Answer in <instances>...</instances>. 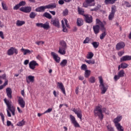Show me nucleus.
<instances>
[{"mask_svg":"<svg viewBox=\"0 0 131 131\" xmlns=\"http://www.w3.org/2000/svg\"><path fill=\"white\" fill-rule=\"evenodd\" d=\"M14 53L15 54V55H18V50L14 47H11L7 51V55H8V56H13Z\"/></svg>","mask_w":131,"mask_h":131,"instance_id":"12","label":"nucleus"},{"mask_svg":"<svg viewBox=\"0 0 131 131\" xmlns=\"http://www.w3.org/2000/svg\"><path fill=\"white\" fill-rule=\"evenodd\" d=\"M57 86H58L59 89L61 90L63 95H66V91H65V87H64V85H63V83L62 82H57Z\"/></svg>","mask_w":131,"mask_h":131,"instance_id":"20","label":"nucleus"},{"mask_svg":"<svg viewBox=\"0 0 131 131\" xmlns=\"http://www.w3.org/2000/svg\"><path fill=\"white\" fill-rule=\"evenodd\" d=\"M7 115L8 117H11L12 116V115H11V113H10V111L9 110H7Z\"/></svg>","mask_w":131,"mask_h":131,"instance_id":"63","label":"nucleus"},{"mask_svg":"<svg viewBox=\"0 0 131 131\" xmlns=\"http://www.w3.org/2000/svg\"><path fill=\"white\" fill-rule=\"evenodd\" d=\"M31 10H32V8L30 6L23 7L19 9V10L24 13H30Z\"/></svg>","mask_w":131,"mask_h":131,"instance_id":"14","label":"nucleus"},{"mask_svg":"<svg viewBox=\"0 0 131 131\" xmlns=\"http://www.w3.org/2000/svg\"><path fill=\"white\" fill-rule=\"evenodd\" d=\"M78 13L79 15H82V16L85 15L84 14V10L80 7H78Z\"/></svg>","mask_w":131,"mask_h":131,"instance_id":"30","label":"nucleus"},{"mask_svg":"<svg viewBox=\"0 0 131 131\" xmlns=\"http://www.w3.org/2000/svg\"><path fill=\"white\" fill-rule=\"evenodd\" d=\"M91 41V39H90V37H86L84 40L83 41V43H89L90 41Z\"/></svg>","mask_w":131,"mask_h":131,"instance_id":"48","label":"nucleus"},{"mask_svg":"<svg viewBox=\"0 0 131 131\" xmlns=\"http://www.w3.org/2000/svg\"><path fill=\"white\" fill-rule=\"evenodd\" d=\"M93 57H94V53H93V52H89L87 55L86 58L87 59H92V58H93Z\"/></svg>","mask_w":131,"mask_h":131,"instance_id":"41","label":"nucleus"},{"mask_svg":"<svg viewBox=\"0 0 131 131\" xmlns=\"http://www.w3.org/2000/svg\"><path fill=\"white\" fill-rule=\"evenodd\" d=\"M70 118L71 123L74 125V126H75V127H80V125L77 122L74 116H73L72 115H70Z\"/></svg>","mask_w":131,"mask_h":131,"instance_id":"11","label":"nucleus"},{"mask_svg":"<svg viewBox=\"0 0 131 131\" xmlns=\"http://www.w3.org/2000/svg\"><path fill=\"white\" fill-rule=\"evenodd\" d=\"M51 56H53L54 60L56 62V63H60V61H61V58L58 56L56 53L54 52H52L51 53Z\"/></svg>","mask_w":131,"mask_h":131,"instance_id":"13","label":"nucleus"},{"mask_svg":"<svg viewBox=\"0 0 131 131\" xmlns=\"http://www.w3.org/2000/svg\"><path fill=\"white\" fill-rule=\"evenodd\" d=\"M90 75H91V70H86L84 73V77H85V78H89Z\"/></svg>","mask_w":131,"mask_h":131,"instance_id":"31","label":"nucleus"},{"mask_svg":"<svg viewBox=\"0 0 131 131\" xmlns=\"http://www.w3.org/2000/svg\"><path fill=\"white\" fill-rule=\"evenodd\" d=\"M77 26L80 27L83 25V20L82 18H78L77 19Z\"/></svg>","mask_w":131,"mask_h":131,"instance_id":"28","label":"nucleus"},{"mask_svg":"<svg viewBox=\"0 0 131 131\" xmlns=\"http://www.w3.org/2000/svg\"><path fill=\"white\" fill-rule=\"evenodd\" d=\"M96 22L97 25H99V27H101V30L102 31H106V29L105 28V25L106 24V22L103 21L102 22L99 18H97L96 19Z\"/></svg>","mask_w":131,"mask_h":131,"instance_id":"8","label":"nucleus"},{"mask_svg":"<svg viewBox=\"0 0 131 131\" xmlns=\"http://www.w3.org/2000/svg\"><path fill=\"white\" fill-rule=\"evenodd\" d=\"M115 15V14H114V13H111L108 15V20H110V21L113 20V18H114Z\"/></svg>","mask_w":131,"mask_h":131,"instance_id":"47","label":"nucleus"},{"mask_svg":"<svg viewBox=\"0 0 131 131\" xmlns=\"http://www.w3.org/2000/svg\"><path fill=\"white\" fill-rule=\"evenodd\" d=\"M21 52H22L23 53H24V55H27V54H31V53H32V51H30L29 50V49H25L24 48H22L20 50Z\"/></svg>","mask_w":131,"mask_h":131,"instance_id":"27","label":"nucleus"},{"mask_svg":"<svg viewBox=\"0 0 131 131\" xmlns=\"http://www.w3.org/2000/svg\"><path fill=\"white\" fill-rule=\"evenodd\" d=\"M60 45L59 47L58 53L60 55H65L66 54V49H67V44L65 41H61Z\"/></svg>","mask_w":131,"mask_h":131,"instance_id":"5","label":"nucleus"},{"mask_svg":"<svg viewBox=\"0 0 131 131\" xmlns=\"http://www.w3.org/2000/svg\"><path fill=\"white\" fill-rule=\"evenodd\" d=\"M64 0H59L58 1L59 5H64Z\"/></svg>","mask_w":131,"mask_h":131,"instance_id":"61","label":"nucleus"},{"mask_svg":"<svg viewBox=\"0 0 131 131\" xmlns=\"http://www.w3.org/2000/svg\"><path fill=\"white\" fill-rule=\"evenodd\" d=\"M0 37H1L2 39H5V36H4V32L2 31H0Z\"/></svg>","mask_w":131,"mask_h":131,"instance_id":"59","label":"nucleus"},{"mask_svg":"<svg viewBox=\"0 0 131 131\" xmlns=\"http://www.w3.org/2000/svg\"><path fill=\"white\" fill-rule=\"evenodd\" d=\"M124 75H125V73L124 72V70H121L118 72V75H115L114 77V79L115 81H117L118 79H120L121 77H124Z\"/></svg>","mask_w":131,"mask_h":131,"instance_id":"6","label":"nucleus"},{"mask_svg":"<svg viewBox=\"0 0 131 131\" xmlns=\"http://www.w3.org/2000/svg\"><path fill=\"white\" fill-rule=\"evenodd\" d=\"M73 112H74V113L77 115L78 118H79L80 119H82V111H81V110L80 108H73L72 110Z\"/></svg>","mask_w":131,"mask_h":131,"instance_id":"9","label":"nucleus"},{"mask_svg":"<svg viewBox=\"0 0 131 131\" xmlns=\"http://www.w3.org/2000/svg\"><path fill=\"white\" fill-rule=\"evenodd\" d=\"M18 103L21 108H24L25 107V101H24V99H23V97L21 96L18 97Z\"/></svg>","mask_w":131,"mask_h":131,"instance_id":"19","label":"nucleus"},{"mask_svg":"<svg viewBox=\"0 0 131 131\" xmlns=\"http://www.w3.org/2000/svg\"><path fill=\"white\" fill-rule=\"evenodd\" d=\"M107 130L108 131H114V128L112 127L110 125H107Z\"/></svg>","mask_w":131,"mask_h":131,"instance_id":"52","label":"nucleus"},{"mask_svg":"<svg viewBox=\"0 0 131 131\" xmlns=\"http://www.w3.org/2000/svg\"><path fill=\"white\" fill-rule=\"evenodd\" d=\"M103 33H102L100 35V39H104V38H105V36H106V34H107V33H106V32L105 31H103Z\"/></svg>","mask_w":131,"mask_h":131,"instance_id":"45","label":"nucleus"},{"mask_svg":"<svg viewBox=\"0 0 131 131\" xmlns=\"http://www.w3.org/2000/svg\"><path fill=\"white\" fill-rule=\"evenodd\" d=\"M131 56L125 55L120 58V62H125L126 61H130Z\"/></svg>","mask_w":131,"mask_h":131,"instance_id":"22","label":"nucleus"},{"mask_svg":"<svg viewBox=\"0 0 131 131\" xmlns=\"http://www.w3.org/2000/svg\"><path fill=\"white\" fill-rule=\"evenodd\" d=\"M29 17L31 19H34L36 17V13L34 12H32L30 13Z\"/></svg>","mask_w":131,"mask_h":131,"instance_id":"37","label":"nucleus"},{"mask_svg":"<svg viewBox=\"0 0 131 131\" xmlns=\"http://www.w3.org/2000/svg\"><path fill=\"white\" fill-rule=\"evenodd\" d=\"M93 29L95 34H98L100 32V26L98 25L94 26Z\"/></svg>","mask_w":131,"mask_h":131,"instance_id":"23","label":"nucleus"},{"mask_svg":"<svg viewBox=\"0 0 131 131\" xmlns=\"http://www.w3.org/2000/svg\"><path fill=\"white\" fill-rule=\"evenodd\" d=\"M25 123H26V121H24V120H22L21 121L18 122L16 125L17 126H23V125H25Z\"/></svg>","mask_w":131,"mask_h":131,"instance_id":"33","label":"nucleus"},{"mask_svg":"<svg viewBox=\"0 0 131 131\" xmlns=\"http://www.w3.org/2000/svg\"><path fill=\"white\" fill-rule=\"evenodd\" d=\"M51 24L55 27H59L60 26V23L58 18H54L51 19Z\"/></svg>","mask_w":131,"mask_h":131,"instance_id":"21","label":"nucleus"},{"mask_svg":"<svg viewBox=\"0 0 131 131\" xmlns=\"http://www.w3.org/2000/svg\"><path fill=\"white\" fill-rule=\"evenodd\" d=\"M20 8V5H19V4H17L16 5H15L14 7H13V10H18L19 8Z\"/></svg>","mask_w":131,"mask_h":131,"instance_id":"57","label":"nucleus"},{"mask_svg":"<svg viewBox=\"0 0 131 131\" xmlns=\"http://www.w3.org/2000/svg\"><path fill=\"white\" fill-rule=\"evenodd\" d=\"M85 61L86 62V63H88V64H95V59H90V60H85Z\"/></svg>","mask_w":131,"mask_h":131,"instance_id":"40","label":"nucleus"},{"mask_svg":"<svg viewBox=\"0 0 131 131\" xmlns=\"http://www.w3.org/2000/svg\"><path fill=\"white\" fill-rule=\"evenodd\" d=\"M57 6L56 4L53 3L51 4H49L48 5H46L45 6H40L35 9L36 12H45L46 11V9H55Z\"/></svg>","mask_w":131,"mask_h":131,"instance_id":"2","label":"nucleus"},{"mask_svg":"<svg viewBox=\"0 0 131 131\" xmlns=\"http://www.w3.org/2000/svg\"><path fill=\"white\" fill-rule=\"evenodd\" d=\"M122 119V116H118L114 120H113V122H114L115 124L116 127H117V129L118 131H124L123 127L121 126L120 123L119 122Z\"/></svg>","mask_w":131,"mask_h":131,"instance_id":"3","label":"nucleus"},{"mask_svg":"<svg viewBox=\"0 0 131 131\" xmlns=\"http://www.w3.org/2000/svg\"><path fill=\"white\" fill-rule=\"evenodd\" d=\"M105 112H106V108H102L101 104H98L96 106L94 110L95 116H98L100 120H103V118H104V115L103 113Z\"/></svg>","mask_w":131,"mask_h":131,"instance_id":"1","label":"nucleus"},{"mask_svg":"<svg viewBox=\"0 0 131 131\" xmlns=\"http://www.w3.org/2000/svg\"><path fill=\"white\" fill-rule=\"evenodd\" d=\"M92 45L93 46L95 49H97V48L99 47V43L98 42L94 41L92 43Z\"/></svg>","mask_w":131,"mask_h":131,"instance_id":"42","label":"nucleus"},{"mask_svg":"<svg viewBox=\"0 0 131 131\" xmlns=\"http://www.w3.org/2000/svg\"><path fill=\"white\" fill-rule=\"evenodd\" d=\"M12 89H11V88H8L6 89V94L9 99H12Z\"/></svg>","mask_w":131,"mask_h":131,"instance_id":"24","label":"nucleus"},{"mask_svg":"<svg viewBox=\"0 0 131 131\" xmlns=\"http://www.w3.org/2000/svg\"><path fill=\"white\" fill-rule=\"evenodd\" d=\"M69 11L68 9H64V10L62 12V14L63 16H67L68 15Z\"/></svg>","mask_w":131,"mask_h":131,"instance_id":"50","label":"nucleus"},{"mask_svg":"<svg viewBox=\"0 0 131 131\" xmlns=\"http://www.w3.org/2000/svg\"><path fill=\"white\" fill-rule=\"evenodd\" d=\"M52 111H53V108H48L47 111H46L43 114H46L47 113H51V112H52Z\"/></svg>","mask_w":131,"mask_h":131,"instance_id":"51","label":"nucleus"},{"mask_svg":"<svg viewBox=\"0 0 131 131\" xmlns=\"http://www.w3.org/2000/svg\"><path fill=\"white\" fill-rule=\"evenodd\" d=\"M37 27H41V28H43L46 30L50 29V24L48 22H46L45 24L42 23H37L36 24Z\"/></svg>","mask_w":131,"mask_h":131,"instance_id":"10","label":"nucleus"},{"mask_svg":"<svg viewBox=\"0 0 131 131\" xmlns=\"http://www.w3.org/2000/svg\"><path fill=\"white\" fill-rule=\"evenodd\" d=\"M89 82H90L91 83H95V82H96V78H95V77L94 76H91L89 78Z\"/></svg>","mask_w":131,"mask_h":131,"instance_id":"39","label":"nucleus"},{"mask_svg":"<svg viewBox=\"0 0 131 131\" xmlns=\"http://www.w3.org/2000/svg\"><path fill=\"white\" fill-rule=\"evenodd\" d=\"M18 5L20 7H22V6H25L26 5V2H25V1H21Z\"/></svg>","mask_w":131,"mask_h":131,"instance_id":"53","label":"nucleus"},{"mask_svg":"<svg viewBox=\"0 0 131 131\" xmlns=\"http://www.w3.org/2000/svg\"><path fill=\"white\" fill-rule=\"evenodd\" d=\"M29 66L30 69H32V70H34L35 69V67L39 66V64H38L36 61L32 60L29 63Z\"/></svg>","mask_w":131,"mask_h":131,"instance_id":"15","label":"nucleus"},{"mask_svg":"<svg viewBox=\"0 0 131 131\" xmlns=\"http://www.w3.org/2000/svg\"><path fill=\"white\" fill-rule=\"evenodd\" d=\"M128 67V64L125 62H123L121 63V68L122 69H125Z\"/></svg>","mask_w":131,"mask_h":131,"instance_id":"35","label":"nucleus"},{"mask_svg":"<svg viewBox=\"0 0 131 131\" xmlns=\"http://www.w3.org/2000/svg\"><path fill=\"white\" fill-rule=\"evenodd\" d=\"M4 102L5 104H6L8 110L11 112L13 116H15V111L16 108L13 106H12V102L10 100H8L7 98L4 99Z\"/></svg>","mask_w":131,"mask_h":131,"instance_id":"4","label":"nucleus"},{"mask_svg":"<svg viewBox=\"0 0 131 131\" xmlns=\"http://www.w3.org/2000/svg\"><path fill=\"white\" fill-rule=\"evenodd\" d=\"M64 22L63 21V20H61V24H62V31L63 32H68V30L67 27H68V24H67V19H64Z\"/></svg>","mask_w":131,"mask_h":131,"instance_id":"16","label":"nucleus"},{"mask_svg":"<svg viewBox=\"0 0 131 131\" xmlns=\"http://www.w3.org/2000/svg\"><path fill=\"white\" fill-rule=\"evenodd\" d=\"M2 6L3 10H5V11H8V7H7V4H6V3L5 2H2Z\"/></svg>","mask_w":131,"mask_h":131,"instance_id":"36","label":"nucleus"},{"mask_svg":"<svg viewBox=\"0 0 131 131\" xmlns=\"http://www.w3.org/2000/svg\"><path fill=\"white\" fill-rule=\"evenodd\" d=\"M12 124V122L10 121H7V126H10Z\"/></svg>","mask_w":131,"mask_h":131,"instance_id":"62","label":"nucleus"},{"mask_svg":"<svg viewBox=\"0 0 131 131\" xmlns=\"http://www.w3.org/2000/svg\"><path fill=\"white\" fill-rule=\"evenodd\" d=\"M36 59H38V60L41 61V60H42V57L40 55H38L37 56Z\"/></svg>","mask_w":131,"mask_h":131,"instance_id":"60","label":"nucleus"},{"mask_svg":"<svg viewBox=\"0 0 131 131\" xmlns=\"http://www.w3.org/2000/svg\"><path fill=\"white\" fill-rule=\"evenodd\" d=\"M98 78L99 79V82L100 83L99 85H104V83H103V78L102 77V76L99 77Z\"/></svg>","mask_w":131,"mask_h":131,"instance_id":"49","label":"nucleus"},{"mask_svg":"<svg viewBox=\"0 0 131 131\" xmlns=\"http://www.w3.org/2000/svg\"><path fill=\"white\" fill-rule=\"evenodd\" d=\"M0 79H7V75L4 74L2 76H0Z\"/></svg>","mask_w":131,"mask_h":131,"instance_id":"54","label":"nucleus"},{"mask_svg":"<svg viewBox=\"0 0 131 131\" xmlns=\"http://www.w3.org/2000/svg\"><path fill=\"white\" fill-rule=\"evenodd\" d=\"M81 70H83L84 71H85V70L88 69V66L85 64H83L81 66Z\"/></svg>","mask_w":131,"mask_h":131,"instance_id":"46","label":"nucleus"},{"mask_svg":"<svg viewBox=\"0 0 131 131\" xmlns=\"http://www.w3.org/2000/svg\"><path fill=\"white\" fill-rule=\"evenodd\" d=\"M84 17L86 23H92L93 22V16L92 15L85 14Z\"/></svg>","mask_w":131,"mask_h":131,"instance_id":"18","label":"nucleus"},{"mask_svg":"<svg viewBox=\"0 0 131 131\" xmlns=\"http://www.w3.org/2000/svg\"><path fill=\"white\" fill-rule=\"evenodd\" d=\"M0 116L1 117L3 122H4V121H5V116H4V114H2V113L0 112Z\"/></svg>","mask_w":131,"mask_h":131,"instance_id":"56","label":"nucleus"},{"mask_svg":"<svg viewBox=\"0 0 131 131\" xmlns=\"http://www.w3.org/2000/svg\"><path fill=\"white\" fill-rule=\"evenodd\" d=\"M36 43L38 46H39L40 45H43V43H45V42L42 41H39L36 42Z\"/></svg>","mask_w":131,"mask_h":131,"instance_id":"58","label":"nucleus"},{"mask_svg":"<svg viewBox=\"0 0 131 131\" xmlns=\"http://www.w3.org/2000/svg\"><path fill=\"white\" fill-rule=\"evenodd\" d=\"M43 17H45L46 18H47L48 19H52V15L48 12H45L43 14Z\"/></svg>","mask_w":131,"mask_h":131,"instance_id":"34","label":"nucleus"},{"mask_svg":"<svg viewBox=\"0 0 131 131\" xmlns=\"http://www.w3.org/2000/svg\"><path fill=\"white\" fill-rule=\"evenodd\" d=\"M25 24V21L17 20L16 21V25L18 27L22 26Z\"/></svg>","mask_w":131,"mask_h":131,"instance_id":"29","label":"nucleus"},{"mask_svg":"<svg viewBox=\"0 0 131 131\" xmlns=\"http://www.w3.org/2000/svg\"><path fill=\"white\" fill-rule=\"evenodd\" d=\"M99 10V7H97L94 9H91V11H92V12H94V11H98Z\"/></svg>","mask_w":131,"mask_h":131,"instance_id":"64","label":"nucleus"},{"mask_svg":"<svg viewBox=\"0 0 131 131\" xmlns=\"http://www.w3.org/2000/svg\"><path fill=\"white\" fill-rule=\"evenodd\" d=\"M116 12V7L115 6V5H114L112 7V10L111 13H112V14H115Z\"/></svg>","mask_w":131,"mask_h":131,"instance_id":"44","label":"nucleus"},{"mask_svg":"<svg viewBox=\"0 0 131 131\" xmlns=\"http://www.w3.org/2000/svg\"><path fill=\"white\" fill-rule=\"evenodd\" d=\"M125 47V43L123 41H120L116 45V49L117 51L121 50V49H124Z\"/></svg>","mask_w":131,"mask_h":131,"instance_id":"17","label":"nucleus"},{"mask_svg":"<svg viewBox=\"0 0 131 131\" xmlns=\"http://www.w3.org/2000/svg\"><path fill=\"white\" fill-rule=\"evenodd\" d=\"M118 55L119 57H121L122 56H123V55H124V51H119L118 53Z\"/></svg>","mask_w":131,"mask_h":131,"instance_id":"55","label":"nucleus"},{"mask_svg":"<svg viewBox=\"0 0 131 131\" xmlns=\"http://www.w3.org/2000/svg\"><path fill=\"white\" fill-rule=\"evenodd\" d=\"M27 83H30V82H33L34 81V76H28L26 78Z\"/></svg>","mask_w":131,"mask_h":131,"instance_id":"26","label":"nucleus"},{"mask_svg":"<svg viewBox=\"0 0 131 131\" xmlns=\"http://www.w3.org/2000/svg\"><path fill=\"white\" fill-rule=\"evenodd\" d=\"M95 0H85L83 3V7L84 8H88V7H93L95 6V4L94 3Z\"/></svg>","mask_w":131,"mask_h":131,"instance_id":"7","label":"nucleus"},{"mask_svg":"<svg viewBox=\"0 0 131 131\" xmlns=\"http://www.w3.org/2000/svg\"><path fill=\"white\" fill-rule=\"evenodd\" d=\"M100 90L101 91V94H105L107 90H108V86H105V85H99Z\"/></svg>","mask_w":131,"mask_h":131,"instance_id":"25","label":"nucleus"},{"mask_svg":"<svg viewBox=\"0 0 131 131\" xmlns=\"http://www.w3.org/2000/svg\"><path fill=\"white\" fill-rule=\"evenodd\" d=\"M67 59H63L60 63V65L61 67H65L67 65Z\"/></svg>","mask_w":131,"mask_h":131,"instance_id":"32","label":"nucleus"},{"mask_svg":"<svg viewBox=\"0 0 131 131\" xmlns=\"http://www.w3.org/2000/svg\"><path fill=\"white\" fill-rule=\"evenodd\" d=\"M105 5H113L114 4L113 0H104Z\"/></svg>","mask_w":131,"mask_h":131,"instance_id":"38","label":"nucleus"},{"mask_svg":"<svg viewBox=\"0 0 131 131\" xmlns=\"http://www.w3.org/2000/svg\"><path fill=\"white\" fill-rule=\"evenodd\" d=\"M123 5H124V6H125V7H126L127 8H130L131 7L130 4H129V3H128L127 1H124L123 3Z\"/></svg>","mask_w":131,"mask_h":131,"instance_id":"43","label":"nucleus"}]
</instances>
